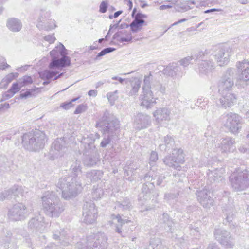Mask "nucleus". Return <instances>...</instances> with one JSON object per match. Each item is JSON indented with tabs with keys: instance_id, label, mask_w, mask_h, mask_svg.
<instances>
[{
	"instance_id": "nucleus-46",
	"label": "nucleus",
	"mask_w": 249,
	"mask_h": 249,
	"mask_svg": "<svg viewBox=\"0 0 249 249\" xmlns=\"http://www.w3.org/2000/svg\"><path fill=\"white\" fill-rule=\"evenodd\" d=\"M104 192L103 189L100 187L94 186L92 196L94 199H98L100 198L103 195Z\"/></svg>"
},
{
	"instance_id": "nucleus-48",
	"label": "nucleus",
	"mask_w": 249,
	"mask_h": 249,
	"mask_svg": "<svg viewBox=\"0 0 249 249\" xmlns=\"http://www.w3.org/2000/svg\"><path fill=\"white\" fill-rule=\"evenodd\" d=\"M161 220L169 228V231L172 233V227L174 224L173 222L171 220L169 217V215L167 213H163L162 216Z\"/></svg>"
},
{
	"instance_id": "nucleus-7",
	"label": "nucleus",
	"mask_w": 249,
	"mask_h": 249,
	"mask_svg": "<svg viewBox=\"0 0 249 249\" xmlns=\"http://www.w3.org/2000/svg\"><path fill=\"white\" fill-rule=\"evenodd\" d=\"M215 239L226 249H232L235 245V239L227 230L218 228L214 231Z\"/></svg>"
},
{
	"instance_id": "nucleus-17",
	"label": "nucleus",
	"mask_w": 249,
	"mask_h": 249,
	"mask_svg": "<svg viewBox=\"0 0 249 249\" xmlns=\"http://www.w3.org/2000/svg\"><path fill=\"white\" fill-rule=\"evenodd\" d=\"M163 72L175 79H180L184 74L181 68L176 63L169 64L163 69Z\"/></svg>"
},
{
	"instance_id": "nucleus-18",
	"label": "nucleus",
	"mask_w": 249,
	"mask_h": 249,
	"mask_svg": "<svg viewBox=\"0 0 249 249\" xmlns=\"http://www.w3.org/2000/svg\"><path fill=\"white\" fill-rule=\"evenodd\" d=\"M221 95L219 101L222 107H230L236 102L237 98L235 94L231 91L219 92Z\"/></svg>"
},
{
	"instance_id": "nucleus-54",
	"label": "nucleus",
	"mask_w": 249,
	"mask_h": 249,
	"mask_svg": "<svg viewBox=\"0 0 249 249\" xmlns=\"http://www.w3.org/2000/svg\"><path fill=\"white\" fill-rule=\"evenodd\" d=\"M160 244L159 238H153L150 240V244L147 249H158V246Z\"/></svg>"
},
{
	"instance_id": "nucleus-52",
	"label": "nucleus",
	"mask_w": 249,
	"mask_h": 249,
	"mask_svg": "<svg viewBox=\"0 0 249 249\" xmlns=\"http://www.w3.org/2000/svg\"><path fill=\"white\" fill-rule=\"evenodd\" d=\"M116 49L112 47H108L102 50L96 56L95 59L98 60L100 57L103 56L107 53L112 52Z\"/></svg>"
},
{
	"instance_id": "nucleus-31",
	"label": "nucleus",
	"mask_w": 249,
	"mask_h": 249,
	"mask_svg": "<svg viewBox=\"0 0 249 249\" xmlns=\"http://www.w3.org/2000/svg\"><path fill=\"white\" fill-rule=\"evenodd\" d=\"M174 143V139L167 135L164 137L163 143L159 145V148L162 151H168L173 147Z\"/></svg>"
},
{
	"instance_id": "nucleus-39",
	"label": "nucleus",
	"mask_w": 249,
	"mask_h": 249,
	"mask_svg": "<svg viewBox=\"0 0 249 249\" xmlns=\"http://www.w3.org/2000/svg\"><path fill=\"white\" fill-rule=\"evenodd\" d=\"M111 218L112 220H116L117 221V222L119 223V225H118L116 226L115 231L118 233H121L122 232L121 228L122 225L125 224V223H127L128 221L122 219L121 218V216L119 214H118L117 215L113 214L111 215Z\"/></svg>"
},
{
	"instance_id": "nucleus-62",
	"label": "nucleus",
	"mask_w": 249,
	"mask_h": 249,
	"mask_svg": "<svg viewBox=\"0 0 249 249\" xmlns=\"http://www.w3.org/2000/svg\"><path fill=\"white\" fill-rule=\"evenodd\" d=\"M158 159V157L157 152L155 151H152L149 159L150 164H152L155 162Z\"/></svg>"
},
{
	"instance_id": "nucleus-21",
	"label": "nucleus",
	"mask_w": 249,
	"mask_h": 249,
	"mask_svg": "<svg viewBox=\"0 0 249 249\" xmlns=\"http://www.w3.org/2000/svg\"><path fill=\"white\" fill-rule=\"evenodd\" d=\"M141 105L147 108H150L156 103V98L154 97L151 90H143L140 96Z\"/></svg>"
},
{
	"instance_id": "nucleus-61",
	"label": "nucleus",
	"mask_w": 249,
	"mask_h": 249,
	"mask_svg": "<svg viewBox=\"0 0 249 249\" xmlns=\"http://www.w3.org/2000/svg\"><path fill=\"white\" fill-rule=\"evenodd\" d=\"M108 7V3L107 1H103L101 2L99 6V11L102 13L106 12Z\"/></svg>"
},
{
	"instance_id": "nucleus-20",
	"label": "nucleus",
	"mask_w": 249,
	"mask_h": 249,
	"mask_svg": "<svg viewBox=\"0 0 249 249\" xmlns=\"http://www.w3.org/2000/svg\"><path fill=\"white\" fill-rule=\"evenodd\" d=\"M134 126L138 130L147 128L151 123L150 117L142 113H138L134 119Z\"/></svg>"
},
{
	"instance_id": "nucleus-22",
	"label": "nucleus",
	"mask_w": 249,
	"mask_h": 249,
	"mask_svg": "<svg viewBox=\"0 0 249 249\" xmlns=\"http://www.w3.org/2000/svg\"><path fill=\"white\" fill-rule=\"evenodd\" d=\"M62 140H56L54 141L51 146L50 154L53 160L62 156L65 152V147L61 143Z\"/></svg>"
},
{
	"instance_id": "nucleus-60",
	"label": "nucleus",
	"mask_w": 249,
	"mask_h": 249,
	"mask_svg": "<svg viewBox=\"0 0 249 249\" xmlns=\"http://www.w3.org/2000/svg\"><path fill=\"white\" fill-rule=\"evenodd\" d=\"M9 67L10 65L7 64L5 59L0 55V70H5V69Z\"/></svg>"
},
{
	"instance_id": "nucleus-38",
	"label": "nucleus",
	"mask_w": 249,
	"mask_h": 249,
	"mask_svg": "<svg viewBox=\"0 0 249 249\" xmlns=\"http://www.w3.org/2000/svg\"><path fill=\"white\" fill-rule=\"evenodd\" d=\"M142 191V192L139 195V200L142 201L141 204H143V200H147L149 198L150 191L147 187V185L145 184L143 185Z\"/></svg>"
},
{
	"instance_id": "nucleus-43",
	"label": "nucleus",
	"mask_w": 249,
	"mask_h": 249,
	"mask_svg": "<svg viewBox=\"0 0 249 249\" xmlns=\"http://www.w3.org/2000/svg\"><path fill=\"white\" fill-rule=\"evenodd\" d=\"M15 74L11 73L6 75L1 81L0 84V88H6L8 85L14 79Z\"/></svg>"
},
{
	"instance_id": "nucleus-56",
	"label": "nucleus",
	"mask_w": 249,
	"mask_h": 249,
	"mask_svg": "<svg viewBox=\"0 0 249 249\" xmlns=\"http://www.w3.org/2000/svg\"><path fill=\"white\" fill-rule=\"evenodd\" d=\"M117 92L116 90L114 92H109L107 94L108 100L112 105L114 104L115 101L117 99V96L116 95Z\"/></svg>"
},
{
	"instance_id": "nucleus-19",
	"label": "nucleus",
	"mask_w": 249,
	"mask_h": 249,
	"mask_svg": "<svg viewBox=\"0 0 249 249\" xmlns=\"http://www.w3.org/2000/svg\"><path fill=\"white\" fill-rule=\"evenodd\" d=\"M67 53L61 52V58L52 59L49 67L50 69L64 68L71 65V59L67 56Z\"/></svg>"
},
{
	"instance_id": "nucleus-64",
	"label": "nucleus",
	"mask_w": 249,
	"mask_h": 249,
	"mask_svg": "<svg viewBox=\"0 0 249 249\" xmlns=\"http://www.w3.org/2000/svg\"><path fill=\"white\" fill-rule=\"evenodd\" d=\"M44 39L50 44L53 43L56 40L53 34L46 36H44Z\"/></svg>"
},
{
	"instance_id": "nucleus-63",
	"label": "nucleus",
	"mask_w": 249,
	"mask_h": 249,
	"mask_svg": "<svg viewBox=\"0 0 249 249\" xmlns=\"http://www.w3.org/2000/svg\"><path fill=\"white\" fill-rule=\"evenodd\" d=\"M110 135H108L107 137H104L102 141L100 146L102 147H106L107 144H108L110 142Z\"/></svg>"
},
{
	"instance_id": "nucleus-37",
	"label": "nucleus",
	"mask_w": 249,
	"mask_h": 249,
	"mask_svg": "<svg viewBox=\"0 0 249 249\" xmlns=\"http://www.w3.org/2000/svg\"><path fill=\"white\" fill-rule=\"evenodd\" d=\"M10 162L4 155H0V173H3L9 169Z\"/></svg>"
},
{
	"instance_id": "nucleus-12",
	"label": "nucleus",
	"mask_w": 249,
	"mask_h": 249,
	"mask_svg": "<svg viewBox=\"0 0 249 249\" xmlns=\"http://www.w3.org/2000/svg\"><path fill=\"white\" fill-rule=\"evenodd\" d=\"M234 69L230 68L224 73L218 84L219 92L231 91L234 85Z\"/></svg>"
},
{
	"instance_id": "nucleus-1",
	"label": "nucleus",
	"mask_w": 249,
	"mask_h": 249,
	"mask_svg": "<svg viewBox=\"0 0 249 249\" xmlns=\"http://www.w3.org/2000/svg\"><path fill=\"white\" fill-rule=\"evenodd\" d=\"M73 176L61 178L59 179L57 187L62 191V196L65 199L75 197L80 192L82 183L80 180L81 167L79 163H74L71 166Z\"/></svg>"
},
{
	"instance_id": "nucleus-32",
	"label": "nucleus",
	"mask_w": 249,
	"mask_h": 249,
	"mask_svg": "<svg viewBox=\"0 0 249 249\" xmlns=\"http://www.w3.org/2000/svg\"><path fill=\"white\" fill-rule=\"evenodd\" d=\"M7 26L13 32H18L22 28V23L20 20L16 18H11L7 20Z\"/></svg>"
},
{
	"instance_id": "nucleus-3",
	"label": "nucleus",
	"mask_w": 249,
	"mask_h": 249,
	"mask_svg": "<svg viewBox=\"0 0 249 249\" xmlns=\"http://www.w3.org/2000/svg\"><path fill=\"white\" fill-rule=\"evenodd\" d=\"M46 141L45 134L39 130L25 133L22 137L23 146L30 151H36L42 149Z\"/></svg>"
},
{
	"instance_id": "nucleus-29",
	"label": "nucleus",
	"mask_w": 249,
	"mask_h": 249,
	"mask_svg": "<svg viewBox=\"0 0 249 249\" xmlns=\"http://www.w3.org/2000/svg\"><path fill=\"white\" fill-rule=\"evenodd\" d=\"M53 237L55 240H59L60 243L62 246H66L69 244L70 239L67 237V234L64 231L61 232L57 229H54Z\"/></svg>"
},
{
	"instance_id": "nucleus-13",
	"label": "nucleus",
	"mask_w": 249,
	"mask_h": 249,
	"mask_svg": "<svg viewBox=\"0 0 249 249\" xmlns=\"http://www.w3.org/2000/svg\"><path fill=\"white\" fill-rule=\"evenodd\" d=\"M83 222L87 224H93L97 217V210L91 201H86L83 209Z\"/></svg>"
},
{
	"instance_id": "nucleus-44",
	"label": "nucleus",
	"mask_w": 249,
	"mask_h": 249,
	"mask_svg": "<svg viewBox=\"0 0 249 249\" xmlns=\"http://www.w3.org/2000/svg\"><path fill=\"white\" fill-rule=\"evenodd\" d=\"M40 92V89L39 88L29 89L27 90L25 93L20 94V97L21 98H27L33 96L35 97Z\"/></svg>"
},
{
	"instance_id": "nucleus-50",
	"label": "nucleus",
	"mask_w": 249,
	"mask_h": 249,
	"mask_svg": "<svg viewBox=\"0 0 249 249\" xmlns=\"http://www.w3.org/2000/svg\"><path fill=\"white\" fill-rule=\"evenodd\" d=\"M49 13L46 10H41L38 18V22H44L49 16Z\"/></svg>"
},
{
	"instance_id": "nucleus-51",
	"label": "nucleus",
	"mask_w": 249,
	"mask_h": 249,
	"mask_svg": "<svg viewBox=\"0 0 249 249\" xmlns=\"http://www.w3.org/2000/svg\"><path fill=\"white\" fill-rule=\"evenodd\" d=\"M18 82L20 87H22L25 85L31 84L33 82V80L31 76H25L19 79Z\"/></svg>"
},
{
	"instance_id": "nucleus-33",
	"label": "nucleus",
	"mask_w": 249,
	"mask_h": 249,
	"mask_svg": "<svg viewBox=\"0 0 249 249\" xmlns=\"http://www.w3.org/2000/svg\"><path fill=\"white\" fill-rule=\"evenodd\" d=\"M22 188L21 186H19L18 185H14L11 188L8 190H5L3 192V193L4 194V196H5V199H8L11 197L12 195L14 196H19V195L22 196Z\"/></svg>"
},
{
	"instance_id": "nucleus-53",
	"label": "nucleus",
	"mask_w": 249,
	"mask_h": 249,
	"mask_svg": "<svg viewBox=\"0 0 249 249\" xmlns=\"http://www.w3.org/2000/svg\"><path fill=\"white\" fill-rule=\"evenodd\" d=\"M116 49L112 47H108L102 50L96 56L95 59L98 60L100 57L103 56L107 53L112 52Z\"/></svg>"
},
{
	"instance_id": "nucleus-6",
	"label": "nucleus",
	"mask_w": 249,
	"mask_h": 249,
	"mask_svg": "<svg viewBox=\"0 0 249 249\" xmlns=\"http://www.w3.org/2000/svg\"><path fill=\"white\" fill-rule=\"evenodd\" d=\"M230 181L235 190H244L249 186V172L246 170L242 171L238 170L231 176Z\"/></svg>"
},
{
	"instance_id": "nucleus-9",
	"label": "nucleus",
	"mask_w": 249,
	"mask_h": 249,
	"mask_svg": "<svg viewBox=\"0 0 249 249\" xmlns=\"http://www.w3.org/2000/svg\"><path fill=\"white\" fill-rule=\"evenodd\" d=\"M31 212V210L28 209L24 204L18 203L9 210L8 216L11 220L17 221L24 220Z\"/></svg>"
},
{
	"instance_id": "nucleus-40",
	"label": "nucleus",
	"mask_w": 249,
	"mask_h": 249,
	"mask_svg": "<svg viewBox=\"0 0 249 249\" xmlns=\"http://www.w3.org/2000/svg\"><path fill=\"white\" fill-rule=\"evenodd\" d=\"M144 22L143 19H139L135 18L134 20L130 24L131 31L133 32H137Z\"/></svg>"
},
{
	"instance_id": "nucleus-47",
	"label": "nucleus",
	"mask_w": 249,
	"mask_h": 249,
	"mask_svg": "<svg viewBox=\"0 0 249 249\" xmlns=\"http://www.w3.org/2000/svg\"><path fill=\"white\" fill-rule=\"evenodd\" d=\"M116 207L122 210H129L131 208V204L128 199L125 198L122 203L118 202Z\"/></svg>"
},
{
	"instance_id": "nucleus-35",
	"label": "nucleus",
	"mask_w": 249,
	"mask_h": 249,
	"mask_svg": "<svg viewBox=\"0 0 249 249\" xmlns=\"http://www.w3.org/2000/svg\"><path fill=\"white\" fill-rule=\"evenodd\" d=\"M155 81H154V77L151 73L145 75L143 80L144 85L142 87V90H151L153 87L152 85L155 84Z\"/></svg>"
},
{
	"instance_id": "nucleus-15",
	"label": "nucleus",
	"mask_w": 249,
	"mask_h": 249,
	"mask_svg": "<svg viewBox=\"0 0 249 249\" xmlns=\"http://www.w3.org/2000/svg\"><path fill=\"white\" fill-rule=\"evenodd\" d=\"M197 200L205 208H210L213 206L214 201L212 193L207 189L197 191L196 193Z\"/></svg>"
},
{
	"instance_id": "nucleus-16",
	"label": "nucleus",
	"mask_w": 249,
	"mask_h": 249,
	"mask_svg": "<svg viewBox=\"0 0 249 249\" xmlns=\"http://www.w3.org/2000/svg\"><path fill=\"white\" fill-rule=\"evenodd\" d=\"M205 51H209L211 50H206ZM211 53L207 56H205L201 59V61L198 63V72L200 75H208L211 73L215 68L214 62L212 60L207 59L211 56Z\"/></svg>"
},
{
	"instance_id": "nucleus-30",
	"label": "nucleus",
	"mask_w": 249,
	"mask_h": 249,
	"mask_svg": "<svg viewBox=\"0 0 249 249\" xmlns=\"http://www.w3.org/2000/svg\"><path fill=\"white\" fill-rule=\"evenodd\" d=\"M223 212L224 213V222L225 224H230L234 217V208L232 205H226L224 207Z\"/></svg>"
},
{
	"instance_id": "nucleus-55",
	"label": "nucleus",
	"mask_w": 249,
	"mask_h": 249,
	"mask_svg": "<svg viewBox=\"0 0 249 249\" xmlns=\"http://www.w3.org/2000/svg\"><path fill=\"white\" fill-rule=\"evenodd\" d=\"M155 84L152 85V89H155L156 90L160 91L161 93H164L165 91V87L163 86L158 81H155Z\"/></svg>"
},
{
	"instance_id": "nucleus-24",
	"label": "nucleus",
	"mask_w": 249,
	"mask_h": 249,
	"mask_svg": "<svg viewBox=\"0 0 249 249\" xmlns=\"http://www.w3.org/2000/svg\"><path fill=\"white\" fill-rule=\"evenodd\" d=\"M235 143L234 139L227 137L221 139L219 148L222 153L231 152L235 149Z\"/></svg>"
},
{
	"instance_id": "nucleus-14",
	"label": "nucleus",
	"mask_w": 249,
	"mask_h": 249,
	"mask_svg": "<svg viewBox=\"0 0 249 249\" xmlns=\"http://www.w3.org/2000/svg\"><path fill=\"white\" fill-rule=\"evenodd\" d=\"M236 66L239 74L237 79L236 84L241 85L242 82L249 83V61L244 60L236 63Z\"/></svg>"
},
{
	"instance_id": "nucleus-57",
	"label": "nucleus",
	"mask_w": 249,
	"mask_h": 249,
	"mask_svg": "<svg viewBox=\"0 0 249 249\" xmlns=\"http://www.w3.org/2000/svg\"><path fill=\"white\" fill-rule=\"evenodd\" d=\"M22 87H20L19 82H16L12 84V86L10 88V91H11L15 95L16 93L18 92L21 88Z\"/></svg>"
},
{
	"instance_id": "nucleus-42",
	"label": "nucleus",
	"mask_w": 249,
	"mask_h": 249,
	"mask_svg": "<svg viewBox=\"0 0 249 249\" xmlns=\"http://www.w3.org/2000/svg\"><path fill=\"white\" fill-rule=\"evenodd\" d=\"M132 89L129 93L130 96H133L137 94L141 87V81L138 79H135V80L131 82V83Z\"/></svg>"
},
{
	"instance_id": "nucleus-2",
	"label": "nucleus",
	"mask_w": 249,
	"mask_h": 249,
	"mask_svg": "<svg viewBox=\"0 0 249 249\" xmlns=\"http://www.w3.org/2000/svg\"><path fill=\"white\" fill-rule=\"evenodd\" d=\"M41 199L43 210L50 217H57L64 210L58 197L53 191L45 192Z\"/></svg>"
},
{
	"instance_id": "nucleus-45",
	"label": "nucleus",
	"mask_w": 249,
	"mask_h": 249,
	"mask_svg": "<svg viewBox=\"0 0 249 249\" xmlns=\"http://www.w3.org/2000/svg\"><path fill=\"white\" fill-rule=\"evenodd\" d=\"M58 73L57 72L48 70L42 71L39 73L40 78L43 80H49L52 78Z\"/></svg>"
},
{
	"instance_id": "nucleus-26",
	"label": "nucleus",
	"mask_w": 249,
	"mask_h": 249,
	"mask_svg": "<svg viewBox=\"0 0 249 249\" xmlns=\"http://www.w3.org/2000/svg\"><path fill=\"white\" fill-rule=\"evenodd\" d=\"M170 110L168 108H160L153 113V115L156 122L159 124H161L163 121L170 120Z\"/></svg>"
},
{
	"instance_id": "nucleus-41",
	"label": "nucleus",
	"mask_w": 249,
	"mask_h": 249,
	"mask_svg": "<svg viewBox=\"0 0 249 249\" xmlns=\"http://www.w3.org/2000/svg\"><path fill=\"white\" fill-rule=\"evenodd\" d=\"M100 138V135L97 133L90 134L87 136V137H84L83 140V142L87 144L89 146L93 143L96 139H99Z\"/></svg>"
},
{
	"instance_id": "nucleus-27",
	"label": "nucleus",
	"mask_w": 249,
	"mask_h": 249,
	"mask_svg": "<svg viewBox=\"0 0 249 249\" xmlns=\"http://www.w3.org/2000/svg\"><path fill=\"white\" fill-rule=\"evenodd\" d=\"M210 53V52L208 51H199L194 55L188 56L180 60L178 62L180 65L186 67L188 66L193 59L197 60L199 58H203L205 56H207Z\"/></svg>"
},
{
	"instance_id": "nucleus-11",
	"label": "nucleus",
	"mask_w": 249,
	"mask_h": 249,
	"mask_svg": "<svg viewBox=\"0 0 249 249\" xmlns=\"http://www.w3.org/2000/svg\"><path fill=\"white\" fill-rule=\"evenodd\" d=\"M211 51V55H213L220 66L227 65L230 57L232 55V50L228 46H222L218 47L214 51Z\"/></svg>"
},
{
	"instance_id": "nucleus-34",
	"label": "nucleus",
	"mask_w": 249,
	"mask_h": 249,
	"mask_svg": "<svg viewBox=\"0 0 249 249\" xmlns=\"http://www.w3.org/2000/svg\"><path fill=\"white\" fill-rule=\"evenodd\" d=\"M62 52L64 53H67V50L65 49L64 46L62 44L59 43V44L57 46L55 49L50 52L52 59L55 58H58L59 55L61 56V52Z\"/></svg>"
},
{
	"instance_id": "nucleus-23",
	"label": "nucleus",
	"mask_w": 249,
	"mask_h": 249,
	"mask_svg": "<svg viewBox=\"0 0 249 249\" xmlns=\"http://www.w3.org/2000/svg\"><path fill=\"white\" fill-rule=\"evenodd\" d=\"M224 173V169L216 168L214 170H209L207 173L208 182L207 184H212L216 182L222 181L223 179V175Z\"/></svg>"
},
{
	"instance_id": "nucleus-25",
	"label": "nucleus",
	"mask_w": 249,
	"mask_h": 249,
	"mask_svg": "<svg viewBox=\"0 0 249 249\" xmlns=\"http://www.w3.org/2000/svg\"><path fill=\"white\" fill-rule=\"evenodd\" d=\"M28 227L31 229L43 231L45 228L44 217L40 215L31 219L28 222Z\"/></svg>"
},
{
	"instance_id": "nucleus-4",
	"label": "nucleus",
	"mask_w": 249,
	"mask_h": 249,
	"mask_svg": "<svg viewBox=\"0 0 249 249\" xmlns=\"http://www.w3.org/2000/svg\"><path fill=\"white\" fill-rule=\"evenodd\" d=\"M96 126L101 129L104 133H108V135L116 134V131L120 127L119 121L113 115L108 111L104 112L100 121L96 123Z\"/></svg>"
},
{
	"instance_id": "nucleus-36",
	"label": "nucleus",
	"mask_w": 249,
	"mask_h": 249,
	"mask_svg": "<svg viewBox=\"0 0 249 249\" xmlns=\"http://www.w3.org/2000/svg\"><path fill=\"white\" fill-rule=\"evenodd\" d=\"M103 176V173L99 170H92L86 174V177L91 181H97L100 180Z\"/></svg>"
},
{
	"instance_id": "nucleus-59",
	"label": "nucleus",
	"mask_w": 249,
	"mask_h": 249,
	"mask_svg": "<svg viewBox=\"0 0 249 249\" xmlns=\"http://www.w3.org/2000/svg\"><path fill=\"white\" fill-rule=\"evenodd\" d=\"M78 99V98H76L72 99L71 101L70 102L63 103L60 105V107L65 109H69V108L72 107V103L73 102L76 101Z\"/></svg>"
},
{
	"instance_id": "nucleus-8",
	"label": "nucleus",
	"mask_w": 249,
	"mask_h": 249,
	"mask_svg": "<svg viewBox=\"0 0 249 249\" xmlns=\"http://www.w3.org/2000/svg\"><path fill=\"white\" fill-rule=\"evenodd\" d=\"M224 126L231 133L238 134L242 128V118L238 114L230 112L225 116Z\"/></svg>"
},
{
	"instance_id": "nucleus-49",
	"label": "nucleus",
	"mask_w": 249,
	"mask_h": 249,
	"mask_svg": "<svg viewBox=\"0 0 249 249\" xmlns=\"http://www.w3.org/2000/svg\"><path fill=\"white\" fill-rule=\"evenodd\" d=\"M97 162V160L95 158L92 157L91 156H86L84 160L85 165L88 166H92L95 165Z\"/></svg>"
},
{
	"instance_id": "nucleus-5",
	"label": "nucleus",
	"mask_w": 249,
	"mask_h": 249,
	"mask_svg": "<svg viewBox=\"0 0 249 249\" xmlns=\"http://www.w3.org/2000/svg\"><path fill=\"white\" fill-rule=\"evenodd\" d=\"M107 237L104 233L89 235L84 245L83 242L78 243L77 249H106L107 246Z\"/></svg>"
},
{
	"instance_id": "nucleus-28",
	"label": "nucleus",
	"mask_w": 249,
	"mask_h": 249,
	"mask_svg": "<svg viewBox=\"0 0 249 249\" xmlns=\"http://www.w3.org/2000/svg\"><path fill=\"white\" fill-rule=\"evenodd\" d=\"M113 39L119 42H130L132 39L131 33L126 30H118L113 36Z\"/></svg>"
},
{
	"instance_id": "nucleus-10",
	"label": "nucleus",
	"mask_w": 249,
	"mask_h": 249,
	"mask_svg": "<svg viewBox=\"0 0 249 249\" xmlns=\"http://www.w3.org/2000/svg\"><path fill=\"white\" fill-rule=\"evenodd\" d=\"M163 162L166 165L173 167L178 170H180L179 164L184 162V156L183 150L179 149H174L172 155H168L163 159Z\"/></svg>"
},
{
	"instance_id": "nucleus-58",
	"label": "nucleus",
	"mask_w": 249,
	"mask_h": 249,
	"mask_svg": "<svg viewBox=\"0 0 249 249\" xmlns=\"http://www.w3.org/2000/svg\"><path fill=\"white\" fill-rule=\"evenodd\" d=\"M12 239V233L10 231H7L5 233L2 238V242L4 243H9Z\"/></svg>"
}]
</instances>
